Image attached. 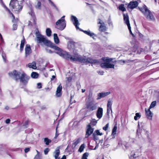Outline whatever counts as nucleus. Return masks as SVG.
<instances>
[{"label": "nucleus", "instance_id": "obj_41", "mask_svg": "<svg viewBox=\"0 0 159 159\" xmlns=\"http://www.w3.org/2000/svg\"><path fill=\"white\" fill-rule=\"evenodd\" d=\"M156 101H153V102H152L151 103L150 105V106L149 108L150 109V108H152L156 106Z\"/></svg>", "mask_w": 159, "mask_h": 159}, {"label": "nucleus", "instance_id": "obj_43", "mask_svg": "<svg viewBox=\"0 0 159 159\" xmlns=\"http://www.w3.org/2000/svg\"><path fill=\"white\" fill-rule=\"evenodd\" d=\"M98 21L97 23L98 24H101V25H104V23L100 19H98Z\"/></svg>", "mask_w": 159, "mask_h": 159}, {"label": "nucleus", "instance_id": "obj_38", "mask_svg": "<svg viewBox=\"0 0 159 159\" xmlns=\"http://www.w3.org/2000/svg\"><path fill=\"white\" fill-rule=\"evenodd\" d=\"M141 117V115L139 113H137L135 114V116H134V119L135 120H137L138 119L140 118Z\"/></svg>", "mask_w": 159, "mask_h": 159}, {"label": "nucleus", "instance_id": "obj_55", "mask_svg": "<svg viewBox=\"0 0 159 159\" xmlns=\"http://www.w3.org/2000/svg\"><path fill=\"white\" fill-rule=\"evenodd\" d=\"M67 81L68 82H70L72 80V77L71 76L69 77H67Z\"/></svg>", "mask_w": 159, "mask_h": 159}, {"label": "nucleus", "instance_id": "obj_60", "mask_svg": "<svg viewBox=\"0 0 159 159\" xmlns=\"http://www.w3.org/2000/svg\"><path fill=\"white\" fill-rule=\"evenodd\" d=\"M41 108L42 110H45L46 109V107L45 106H43L41 107Z\"/></svg>", "mask_w": 159, "mask_h": 159}, {"label": "nucleus", "instance_id": "obj_48", "mask_svg": "<svg viewBox=\"0 0 159 159\" xmlns=\"http://www.w3.org/2000/svg\"><path fill=\"white\" fill-rule=\"evenodd\" d=\"M49 151L50 149H49V148H45L44 150V153L45 154H47L48 152Z\"/></svg>", "mask_w": 159, "mask_h": 159}, {"label": "nucleus", "instance_id": "obj_11", "mask_svg": "<svg viewBox=\"0 0 159 159\" xmlns=\"http://www.w3.org/2000/svg\"><path fill=\"white\" fill-rule=\"evenodd\" d=\"M71 20L73 22L74 25H75L76 28L77 29H80L78 26L80 24L78 22V20L76 16L72 15L71 17Z\"/></svg>", "mask_w": 159, "mask_h": 159}, {"label": "nucleus", "instance_id": "obj_35", "mask_svg": "<svg viewBox=\"0 0 159 159\" xmlns=\"http://www.w3.org/2000/svg\"><path fill=\"white\" fill-rule=\"evenodd\" d=\"M89 154L88 152L84 153L83 154L81 159H87V157L89 156Z\"/></svg>", "mask_w": 159, "mask_h": 159}, {"label": "nucleus", "instance_id": "obj_56", "mask_svg": "<svg viewBox=\"0 0 159 159\" xmlns=\"http://www.w3.org/2000/svg\"><path fill=\"white\" fill-rule=\"evenodd\" d=\"M37 87L38 89H40L42 88V84L40 83H39L37 84Z\"/></svg>", "mask_w": 159, "mask_h": 159}, {"label": "nucleus", "instance_id": "obj_39", "mask_svg": "<svg viewBox=\"0 0 159 159\" xmlns=\"http://www.w3.org/2000/svg\"><path fill=\"white\" fill-rule=\"evenodd\" d=\"M94 133H95V134L101 136L103 134L102 133H100L99 130H96L95 131Z\"/></svg>", "mask_w": 159, "mask_h": 159}, {"label": "nucleus", "instance_id": "obj_5", "mask_svg": "<svg viewBox=\"0 0 159 159\" xmlns=\"http://www.w3.org/2000/svg\"><path fill=\"white\" fill-rule=\"evenodd\" d=\"M101 60L103 62L100 63V66L103 68H114V65L110 63L113 60V58H109L108 57H102Z\"/></svg>", "mask_w": 159, "mask_h": 159}, {"label": "nucleus", "instance_id": "obj_29", "mask_svg": "<svg viewBox=\"0 0 159 159\" xmlns=\"http://www.w3.org/2000/svg\"><path fill=\"white\" fill-rule=\"evenodd\" d=\"M78 61L81 63H86V58L83 57H79Z\"/></svg>", "mask_w": 159, "mask_h": 159}, {"label": "nucleus", "instance_id": "obj_30", "mask_svg": "<svg viewBox=\"0 0 159 159\" xmlns=\"http://www.w3.org/2000/svg\"><path fill=\"white\" fill-rule=\"evenodd\" d=\"M46 35L48 37H50L51 35L52 31L49 28H47L46 30Z\"/></svg>", "mask_w": 159, "mask_h": 159}, {"label": "nucleus", "instance_id": "obj_8", "mask_svg": "<svg viewBox=\"0 0 159 159\" xmlns=\"http://www.w3.org/2000/svg\"><path fill=\"white\" fill-rule=\"evenodd\" d=\"M86 108L89 111H92L96 109L97 105L93 101H90L86 102Z\"/></svg>", "mask_w": 159, "mask_h": 159}, {"label": "nucleus", "instance_id": "obj_27", "mask_svg": "<svg viewBox=\"0 0 159 159\" xmlns=\"http://www.w3.org/2000/svg\"><path fill=\"white\" fill-rule=\"evenodd\" d=\"M107 27L104 25H101L99 27V30L101 32H104L107 30Z\"/></svg>", "mask_w": 159, "mask_h": 159}, {"label": "nucleus", "instance_id": "obj_57", "mask_svg": "<svg viewBox=\"0 0 159 159\" xmlns=\"http://www.w3.org/2000/svg\"><path fill=\"white\" fill-rule=\"evenodd\" d=\"M30 148H26L24 150L25 152L26 153L30 151Z\"/></svg>", "mask_w": 159, "mask_h": 159}, {"label": "nucleus", "instance_id": "obj_18", "mask_svg": "<svg viewBox=\"0 0 159 159\" xmlns=\"http://www.w3.org/2000/svg\"><path fill=\"white\" fill-rule=\"evenodd\" d=\"M86 63H98L99 61L98 60L93 59L91 58L88 57L86 58Z\"/></svg>", "mask_w": 159, "mask_h": 159}, {"label": "nucleus", "instance_id": "obj_6", "mask_svg": "<svg viewBox=\"0 0 159 159\" xmlns=\"http://www.w3.org/2000/svg\"><path fill=\"white\" fill-rule=\"evenodd\" d=\"M11 8L14 9L15 11L19 12L23 8V6L19 4V2L17 0H11L10 3Z\"/></svg>", "mask_w": 159, "mask_h": 159}, {"label": "nucleus", "instance_id": "obj_32", "mask_svg": "<svg viewBox=\"0 0 159 159\" xmlns=\"http://www.w3.org/2000/svg\"><path fill=\"white\" fill-rule=\"evenodd\" d=\"M112 104L111 101L109 100L108 101L107 104V111L109 110H111Z\"/></svg>", "mask_w": 159, "mask_h": 159}, {"label": "nucleus", "instance_id": "obj_49", "mask_svg": "<svg viewBox=\"0 0 159 159\" xmlns=\"http://www.w3.org/2000/svg\"><path fill=\"white\" fill-rule=\"evenodd\" d=\"M34 159H41V156L40 154H36L34 157Z\"/></svg>", "mask_w": 159, "mask_h": 159}, {"label": "nucleus", "instance_id": "obj_28", "mask_svg": "<svg viewBox=\"0 0 159 159\" xmlns=\"http://www.w3.org/2000/svg\"><path fill=\"white\" fill-rule=\"evenodd\" d=\"M139 155L138 154V152L136 151L130 156V157L131 158L133 157V158L135 159L136 158L139 157Z\"/></svg>", "mask_w": 159, "mask_h": 159}, {"label": "nucleus", "instance_id": "obj_53", "mask_svg": "<svg viewBox=\"0 0 159 159\" xmlns=\"http://www.w3.org/2000/svg\"><path fill=\"white\" fill-rule=\"evenodd\" d=\"M48 1L49 3H50L51 5H52L56 9H57V6L54 3L51 1V0H48Z\"/></svg>", "mask_w": 159, "mask_h": 159}, {"label": "nucleus", "instance_id": "obj_2", "mask_svg": "<svg viewBox=\"0 0 159 159\" xmlns=\"http://www.w3.org/2000/svg\"><path fill=\"white\" fill-rule=\"evenodd\" d=\"M36 40L38 43H43L44 45L53 48L56 51L57 50L60 49V48L56 46L49 40H47L44 36L40 34H39L37 35Z\"/></svg>", "mask_w": 159, "mask_h": 159}, {"label": "nucleus", "instance_id": "obj_24", "mask_svg": "<svg viewBox=\"0 0 159 159\" xmlns=\"http://www.w3.org/2000/svg\"><path fill=\"white\" fill-rule=\"evenodd\" d=\"M117 129V124H115L112 130L111 135L112 136L113 138H114L115 137V135L116 134Z\"/></svg>", "mask_w": 159, "mask_h": 159}, {"label": "nucleus", "instance_id": "obj_50", "mask_svg": "<svg viewBox=\"0 0 159 159\" xmlns=\"http://www.w3.org/2000/svg\"><path fill=\"white\" fill-rule=\"evenodd\" d=\"M2 57L3 58V60L5 62H6V56L5 54L3 53V52H2Z\"/></svg>", "mask_w": 159, "mask_h": 159}, {"label": "nucleus", "instance_id": "obj_34", "mask_svg": "<svg viewBox=\"0 0 159 159\" xmlns=\"http://www.w3.org/2000/svg\"><path fill=\"white\" fill-rule=\"evenodd\" d=\"M85 148V145L84 144H83L81 145L80 146L79 149H78V152H82L84 150V149Z\"/></svg>", "mask_w": 159, "mask_h": 159}, {"label": "nucleus", "instance_id": "obj_10", "mask_svg": "<svg viewBox=\"0 0 159 159\" xmlns=\"http://www.w3.org/2000/svg\"><path fill=\"white\" fill-rule=\"evenodd\" d=\"M139 4L138 2L137 1H131L129 3L128 5V8L133 10L137 7Z\"/></svg>", "mask_w": 159, "mask_h": 159}, {"label": "nucleus", "instance_id": "obj_17", "mask_svg": "<svg viewBox=\"0 0 159 159\" xmlns=\"http://www.w3.org/2000/svg\"><path fill=\"white\" fill-rule=\"evenodd\" d=\"M80 140L81 139L79 138L73 141L71 147L73 149H74L76 146L80 142Z\"/></svg>", "mask_w": 159, "mask_h": 159}, {"label": "nucleus", "instance_id": "obj_4", "mask_svg": "<svg viewBox=\"0 0 159 159\" xmlns=\"http://www.w3.org/2000/svg\"><path fill=\"white\" fill-rule=\"evenodd\" d=\"M56 53L66 60H68L70 59L72 61H78V59L79 57L71 56V55L69 54L66 52L62 50L60 48V49L57 50Z\"/></svg>", "mask_w": 159, "mask_h": 159}, {"label": "nucleus", "instance_id": "obj_31", "mask_svg": "<svg viewBox=\"0 0 159 159\" xmlns=\"http://www.w3.org/2000/svg\"><path fill=\"white\" fill-rule=\"evenodd\" d=\"M44 140L45 144L47 145H49V143L51 142V140L48 138H44Z\"/></svg>", "mask_w": 159, "mask_h": 159}, {"label": "nucleus", "instance_id": "obj_20", "mask_svg": "<svg viewBox=\"0 0 159 159\" xmlns=\"http://www.w3.org/2000/svg\"><path fill=\"white\" fill-rule=\"evenodd\" d=\"M82 31L85 34L91 37H92L94 39H95L94 38V37H96L97 36L96 35L94 34L93 33L91 32L90 30L86 31L82 30Z\"/></svg>", "mask_w": 159, "mask_h": 159}, {"label": "nucleus", "instance_id": "obj_26", "mask_svg": "<svg viewBox=\"0 0 159 159\" xmlns=\"http://www.w3.org/2000/svg\"><path fill=\"white\" fill-rule=\"evenodd\" d=\"M53 37L55 43L56 44L59 43L60 42V41L57 34L56 33L54 34Z\"/></svg>", "mask_w": 159, "mask_h": 159}, {"label": "nucleus", "instance_id": "obj_16", "mask_svg": "<svg viewBox=\"0 0 159 159\" xmlns=\"http://www.w3.org/2000/svg\"><path fill=\"white\" fill-rule=\"evenodd\" d=\"M103 115V109L101 107H98L97 111L96 116L99 119H100Z\"/></svg>", "mask_w": 159, "mask_h": 159}, {"label": "nucleus", "instance_id": "obj_13", "mask_svg": "<svg viewBox=\"0 0 159 159\" xmlns=\"http://www.w3.org/2000/svg\"><path fill=\"white\" fill-rule=\"evenodd\" d=\"M111 93L110 92H102L99 93L97 94V100H99L102 98L105 97L108 95L110 94Z\"/></svg>", "mask_w": 159, "mask_h": 159}, {"label": "nucleus", "instance_id": "obj_61", "mask_svg": "<svg viewBox=\"0 0 159 159\" xmlns=\"http://www.w3.org/2000/svg\"><path fill=\"white\" fill-rule=\"evenodd\" d=\"M0 37L1 40L2 42L3 41V39L2 36L0 33Z\"/></svg>", "mask_w": 159, "mask_h": 159}, {"label": "nucleus", "instance_id": "obj_1", "mask_svg": "<svg viewBox=\"0 0 159 159\" xmlns=\"http://www.w3.org/2000/svg\"><path fill=\"white\" fill-rule=\"evenodd\" d=\"M20 74L21 73L20 72L16 70L8 73L9 76L14 79L16 82H18L20 80V82L23 84L26 85L28 82L30 77L24 72H22L21 76H20Z\"/></svg>", "mask_w": 159, "mask_h": 159}, {"label": "nucleus", "instance_id": "obj_23", "mask_svg": "<svg viewBox=\"0 0 159 159\" xmlns=\"http://www.w3.org/2000/svg\"><path fill=\"white\" fill-rule=\"evenodd\" d=\"M145 111H146V115L147 118L148 119H151L152 118V112L150 110V109H148V111H147L145 109Z\"/></svg>", "mask_w": 159, "mask_h": 159}, {"label": "nucleus", "instance_id": "obj_46", "mask_svg": "<svg viewBox=\"0 0 159 159\" xmlns=\"http://www.w3.org/2000/svg\"><path fill=\"white\" fill-rule=\"evenodd\" d=\"M108 126H109V124H108V123L105 125V126L103 127L102 129L104 130L105 131H106L108 129Z\"/></svg>", "mask_w": 159, "mask_h": 159}, {"label": "nucleus", "instance_id": "obj_59", "mask_svg": "<svg viewBox=\"0 0 159 159\" xmlns=\"http://www.w3.org/2000/svg\"><path fill=\"white\" fill-rule=\"evenodd\" d=\"M11 121L9 119H7L5 121L6 123L7 124H9L10 123Z\"/></svg>", "mask_w": 159, "mask_h": 159}, {"label": "nucleus", "instance_id": "obj_51", "mask_svg": "<svg viewBox=\"0 0 159 159\" xmlns=\"http://www.w3.org/2000/svg\"><path fill=\"white\" fill-rule=\"evenodd\" d=\"M92 136L93 137V139L95 141H96V140H98V138H97V135L96 134H95V133H93V134Z\"/></svg>", "mask_w": 159, "mask_h": 159}, {"label": "nucleus", "instance_id": "obj_7", "mask_svg": "<svg viewBox=\"0 0 159 159\" xmlns=\"http://www.w3.org/2000/svg\"><path fill=\"white\" fill-rule=\"evenodd\" d=\"M65 16H62L56 22V28L61 30H63L66 27V22L65 19Z\"/></svg>", "mask_w": 159, "mask_h": 159}, {"label": "nucleus", "instance_id": "obj_40", "mask_svg": "<svg viewBox=\"0 0 159 159\" xmlns=\"http://www.w3.org/2000/svg\"><path fill=\"white\" fill-rule=\"evenodd\" d=\"M120 10L122 11H125L126 10V9L124 7V5L123 4H121L120 5Z\"/></svg>", "mask_w": 159, "mask_h": 159}, {"label": "nucleus", "instance_id": "obj_42", "mask_svg": "<svg viewBox=\"0 0 159 159\" xmlns=\"http://www.w3.org/2000/svg\"><path fill=\"white\" fill-rule=\"evenodd\" d=\"M29 67L30 68H32L33 69H34V67H36V65L35 63H30L29 64Z\"/></svg>", "mask_w": 159, "mask_h": 159}, {"label": "nucleus", "instance_id": "obj_12", "mask_svg": "<svg viewBox=\"0 0 159 159\" xmlns=\"http://www.w3.org/2000/svg\"><path fill=\"white\" fill-rule=\"evenodd\" d=\"M28 13L32 17L34 24L36 25V24L37 19L35 16V13L32 8H30V11L28 12Z\"/></svg>", "mask_w": 159, "mask_h": 159}, {"label": "nucleus", "instance_id": "obj_14", "mask_svg": "<svg viewBox=\"0 0 159 159\" xmlns=\"http://www.w3.org/2000/svg\"><path fill=\"white\" fill-rule=\"evenodd\" d=\"M62 88V86L60 83L57 87L56 91V95L57 97H59L61 96Z\"/></svg>", "mask_w": 159, "mask_h": 159}, {"label": "nucleus", "instance_id": "obj_62", "mask_svg": "<svg viewBox=\"0 0 159 159\" xmlns=\"http://www.w3.org/2000/svg\"><path fill=\"white\" fill-rule=\"evenodd\" d=\"M98 73H100V74L101 75H103V73H104L103 71H98Z\"/></svg>", "mask_w": 159, "mask_h": 159}, {"label": "nucleus", "instance_id": "obj_37", "mask_svg": "<svg viewBox=\"0 0 159 159\" xmlns=\"http://www.w3.org/2000/svg\"><path fill=\"white\" fill-rule=\"evenodd\" d=\"M29 122V121L28 120H27L25 122L24 124L23 125L24 128H26L28 127Z\"/></svg>", "mask_w": 159, "mask_h": 159}, {"label": "nucleus", "instance_id": "obj_19", "mask_svg": "<svg viewBox=\"0 0 159 159\" xmlns=\"http://www.w3.org/2000/svg\"><path fill=\"white\" fill-rule=\"evenodd\" d=\"M68 47L69 49L74 50L75 48V43L73 41H70Z\"/></svg>", "mask_w": 159, "mask_h": 159}, {"label": "nucleus", "instance_id": "obj_9", "mask_svg": "<svg viewBox=\"0 0 159 159\" xmlns=\"http://www.w3.org/2000/svg\"><path fill=\"white\" fill-rule=\"evenodd\" d=\"M94 129L91 127V125L89 124L87 126V129L85 134V138H88L93 132Z\"/></svg>", "mask_w": 159, "mask_h": 159}, {"label": "nucleus", "instance_id": "obj_47", "mask_svg": "<svg viewBox=\"0 0 159 159\" xmlns=\"http://www.w3.org/2000/svg\"><path fill=\"white\" fill-rule=\"evenodd\" d=\"M18 19L17 18H13L12 20V22L13 23H16V24L18 22Z\"/></svg>", "mask_w": 159, "mask_h": 159}, {"label": "nucleus", "instance_id": "obj_45", "mask_svg": "<svg viewBox=\"0 0 159 159\" xmlns=\"http://www.w3.org/2000/svg\"><path fill=\"white\" fill-rule=\"evenodd\" d=\"M17 24H14L12 25L13 30H17Z\"/></svg>", "mask_w": 159, "mask_h": 159}, {"label": "nucleus", "instance_id": "obj_33", "mask_svg": "<svg viewBox=\"0 0 159 159\" xmlns=\"http://www.w3.org/2000/svg\"><path fill=\"white\" fill-rule=\"evenodd\" d=\"M31 76L32 78H37L39 76V74L36 72H32L31 74Z\"/></svg>", "mask_w": 159, "mask_h": 159}, {"label": "nucleus", "instance_id": "obj_15", "mask_svg": "<svg viewBox=\"0 0 159 159\" xmlns=\"http://www.w3.org/2000/svg\"><path fill=\"white\" fill-rule=\"evenodd\" d=\"M25 57L28 56L31 53V49L30 44H27L26 45L25 48Z\"/></svg>", "mask_w": 159, "mask_h": 159}, {"label": "nucleus", "instance_id": "obj_52", "mask_svg": "<svg viewBox=\"0 0 159 159\" xmlns=\"http://www.w3.org/2000/svg\"><path fill=\"white\" fill-rule=\"evenodd\" d=\"M48 1L49 3H50L51 5H52L56 9H57V6L54 3L51 1V0H48Z\"/></svg>", "mask_w": 159, "mask_h": 159}, {"label": "nucleus", "instance_id": "obj_58", "mask_svg": "<svg viewBox=\"0 0 159 159\" xmlns=\"http://www.w3.org/2000/svg\"><path fill=\"white\" fill-rule=\"evenodd\" d=\"M128 26V27L129 30H131V28L130 25V24L129 23H128L126 24Z\"/></svg>", "mask_w": 159, "mask_h": 159}, {"label": "nucleus", "instance_id": "obj_25", "mask_svg": "<svg viewBox=\"0 0 159 159\" xmlns=\"http://www.w3.org/2000/svg\"><path fill=\"white\" fill-rule=\"evenodd\" d=\"M123 17L124 20L125 21L126 24L129 23V17L127 13H126V14H123Z\"/></svg>", "mask_w": 159, "mask_h": 159}, {"label": "nucleus", "instance_id": "obj_22", "mask_svg": "<svg viewBox=\"0 0 159 159\" xmlns=\"http://www.w3.org/2000/svg\"><path fill=\"white\" fill-rule=\"evenodd\" d=\"M25 39L24 37H23V39L21 41V43L20 46V51H23L24 49V45L25 43H26Z\"/></svg>", "mask_w": 159, "mask_h": 159}, {"label": "nucleus", "instance_id": "obj_3", "mask_svg": "<svg viewBox=\"0 0 159 159\" xmlns=\"http://www.w3.org/2000/svg\"><path fill=\"white\" fill-rule=\"evenodd\" d=\"M138 8L147 19L153 21L155 20L153 14L145 4H143L142 7H138Z\"/></svg>", "mask_w": 159, "mask_h": 159}, {"label": "nucleus", "instance_id": "obj_63", "mask_svg": "<svg viewBox=\"0 0 159 159\" xmlns=\"http://www.w3.org/2000/svg\"><path fill=\"white\" fill-rule=\"evenodd\" d=\"M129 33L130 34H131V35H132V36H133V37H134V34L132 33V31H131V30H130L129 31Z\"/></svg>", "mask_w": 159, "mask_h": 159}, {"label": "nucleus", "instance_id": "obj_36", "mask_svg": "<svg viewBox=\"0 0 159 159\" xmlns=\"http://www.w3.org/2000/svg\"><path fill=\"white\" fill-rule=\"evenodd\" d=\"M97 123V120L95 119H93L90 122V125L93 126H95Z\"/></svg>", "mask_w": 159, "mask_h": 159}, {"label": "nucleus", "instance_id": "obj_44", "mask_svg": "<svg viewBox=\"0 0 159 159\" xmlns=\"http://www.w3.org/2000/svg\"><path fill=\"white\" fill-rule=\"evenodd\" d=\"M41 7V2L40 1H38L37 5L36 6L37 8L39 9H40Z\"/></svg>", "mask_w": 159, "mask_h": 159}, {"label": "nucleus", "instance_id": "obj_21", "mask_svg": "<svg viewBox=\"0 0 159 159\" xmlns=\"http://www.w3.org/2000/svg\"><path fill=\"white\" fill-rule=\"evenodd\" d=\"M54 157L55 158V159H59L60 158L59 156L60 154V150L59 148L56 149L54 152Z\"/></svg>", "mask_w": 159, "mask_h": 159}, {"label": "nucleus", "instance_id": "obj_64", "mask_svg": "<svg viewBox=\"0 0 159 159\" xmlns=\"http://www.w3.org/2000/svg\"><path fill=\"white\" fill-rule=\"evenodd\" d=\"M56 78L55 76L53 75L52 76V78H51V80H53L54 79Z\"/></svg>", "mask_w": 159, "mask_h": 159}, {"label": "nucleus", "instance_id": "obj_54", "mask_svg": "<svg viewBox=\"0 0 159 159\" xmlns=\"http://www.w3.org/2000/svg\"><path fill=\"white\" fill-rule=\"evenodd\" d=\"M57 127L56 128V131L55 133V136L54 137L55 139H57L59 135V134L58 133L57 131Z\"/></svg>", "mask_w": 159, "mask_h": 159}]
</instances>
